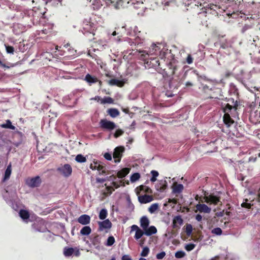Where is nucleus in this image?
Returning <instances> with one entry per match:
<instances>
[{
  "instance_id": "nucleus-1",
  "label": "nucleus",
  "mask_w": 260,
  "mask_h": 260,
  "mask_svg": "<svg viewBox=\"0 0 260 260\" xmlns=\"http://www.w3.org/2000/svg\"><path fill=\"white\" fill-rule=\"evenodd\" d=\"M190 5H184L185 6H190L193 8L194 6H203V8L205 9L206 11L207 9L213 10L216 11L217 9H221L223 11H225L226 9L230 7H233L234 10L233 13H235V11H239L238 7L237 8V3L234 1L229 0H218V2H215V4H208L204 0H190Z\"/></svg>"
},
{
  "instance_id": "nucleus-2",
  "label": "nucleus",
  "mask_w": 260,
  "mask_h": 260,
  "mask_svg": "<svg viewBox=\"0 0 260 260\" xmlns=\"http://www.w3.org/2000/svg\"><path fill=\"white\" fill-rule=\"evenodd\" d=\"M126 31V35L131 37H135L134 39L128 38L126 41L131 46H141L144 43V39L140 36L141 32L138 30L137 26H131L127 29H125Z\"/></svg>"
},
{
  "instance_id": "nucleus-3",
  "label": "nucleus",
  "mask_w": 260,
  "mask_h": 260,
  "mask_svg": "<svg viewBox=\"0 0 260 260\" xmlns=\"http://www.w3.org/2000/svg\"><path fill=\"white\" fill-rule=\"evenodd\" d=\"M160 52V48L156 44H153L151 48L149 51L139 50V52L141 53V59L145 60L147 56L150 55H157L158 53Z\"/></svg>"
},
{
  "instance_id": "nucleus-4",
  "label": "nucleus",
  "mask_w": 260,
  "mask_h": 260,
  "mask_svg": "<svg viewBox=\"0 0 260 260\" xmlns=\"http://www.w3.org/2000/svg\"><path fill=\"white\" fill-rule=\"evenodd\" d=\"M100 127L104 130L107 131H112L116 128L117 125L116 124L111 121H109L106 119H101L99 123Z\"/></svg>"
},
{
  "instance_id": "nucleus-5",
  "label": "nucleus",
  "mask_w": 260,
  "mask_h": 260,
  "mask_svg": "<svg viewBox=\"0 0 260 260\" xmlns=\"http://www.w3.org/2000/svg\"><path fill=\"white\" fill-rule=\"evenodd\" d=\"M25 182L28 186L31 188H35L38 187L40 185L41 180L39 176H36L35 177L26 179Z\"/></svg>"
},
{
  "instance_id": "nucleus-6",
  "label": "nucleus",
  "mask_w": 260,
  "mask_h": 260,
  "mask_svg": "<svg viewBox=\"0 0 260 260\" xmlns=\"http://www.w3.org/2000/svg\"><path fill=\"white\" fill-rule=\"evenodd\" d=\"M63 254L66 257H70L72 255L79 256L80 254V251L77 248H74L72 247H66L63 249Z\"/></svg>"
},
{
  "instance_id": "nucleus-7",
  "label": "nucleus",
  "mask_w": 260,
  "mask_h": 260,
  "mask_svg": "<svg viewBox=\"0 0 260 260\" xmlns=\"http://www.w3.org/2000/svg\"><path fill=\"white\" fill-rule=\"evenodd\" d=\"M124 151V148L122 146L117 147L114 149L113 156L116 163L119 162Z\"/></svg>"
},
{
  "instance_id": "nucleus-8",
  "label": "nucleus",
  "mask_w": 260,
  "mask_h": 260,
  "mask_svg": "<svg viewBox=\"0 0 260 260\" xmlns=\"http://www.w3.org/2000/svg\"><path fill=\"white\" fill-rule=\"evenodd\" d=\"M58 170L65 177H69L72 172V169L69 164H65L58 168Z\"/></svg>"
},
{
  "instance_id": "nucleus-9",
  "label": "nucleus",
  "mask_w": 260,
  "mask_h": 260,
  "mask_svg": "<svg viewBox=\"0 0 260 260\" xmlns=\"http://www.w3.org/2000/svg\"><path fill=\"white\" fill-rule=\"evenodd\" d=\"M204 200L206 203L209 204L217 205L218 203L220 202V199L219 197L212 194L205 196Z\"/></svg>"
},
{
  "instance_id": "nucleus-10",
  "label": "nucleus",
  "mask_w": 260,
  "mask_h": 260,
  "mask_svg": "<svg viewBox=\"0 0 260 260\" xmlns=\"http://www.w3.org/2000/svg\"><path fill=\"white\" fill-rule=\"evenodd\" d=\"M99 231H103L105 230L110 229L112 226V223L109 219H105L103 221H99Z\"/></svg>"
},
{
  "instance_id": "nucleus-11",
  "label": "nucleus",
  "mask_w": 260,
  "mask_h": 260,
  "mask_svg": "<svg viewBox=\"0 0 260 260\" xmlns=\"http://www.w3.org/2000/svg\"><path fill=\"white\" fill-rule=\"evenodd\" d=\"M196 207L197 210L201 213H210L211 211L210 208L204 204H198Z\"/></svg>"
},
{
  "instance_id": "nucleus-12",
  "label": "nucleus",
  "mask_w": 260,
  "mask_h": 260,
  "mask_svg": "<svg viewBox=\"0 0 260 260\" xmlns=\"http://www.w3.org/2000/svg\"><path fill=\"white\" fill-rule=\"evenodd\" d=\"M90 217L89 215L83 214L79 217L77 221L82 225H86L90 223Z\"/></svg>"
},
{
  "instance_id": "nucleus-13",
  "label": "nucleus",
  "mask_w": 260,
  "mask_h": 260,
  "mask_svg": "<svg viewBox=\"0 0 260 260\" xmlns=\"http://www.w3.org/2000/svg\"><path fill=\"white\" fill-rule=\"evenodd\" d=\"M43 221H40L34 223L32 226V228L36 231L39 232H44L46 231V229L43 226Z\"/></svg>"
},
{
  "instance_id": "nucleus-14",
  "label": "nucleus",
  "mask_w": 260,
  "mask_h": 260,
  "mask_svg": "<svg viewBox=\"0 0 260 260\" xmlns=\"http://www.w3.org/2000/svg\"><path fill=\"white\" fill-rule=\"evenodd\" d=\"M85 80L90 85H91L93 83H95L97 82H99V85L101 86L102 82L101 81H99L97 78L95 77H93L90 74H88L85 76Z\"/></svg>"
},
{
  "instance_id": "nucleus-15",
  "label": "nucleus",
  "mask_w": 260,
  "mask_h": 260,
  "mask_svg": "<svg viewBox=\"0 0 260 260\" xmlns=\"http://www.w3.org/2000/svg\"><path fill=\"white\" fill-rule=\"evenodd\" d=\"M140 226L143 230H145L146 228L149 226L150 221L148 217L146 216H143L140 218Z\"/></svg>"
},
{
  "instance_id": "nucleus-16",
  "label": "nucleus",
  "mask_w": 260,
  "mask_h": 260,
  "mask_svg": "<svg viewBox=\"0 0 260 260\" xmlns=\"http://www.w3.org/2000/svg\"><path fill=\"white\" fill-rule=\"evenodd\" d=\"M139 201L142 204L149 203L153 200V198L149 195L145 194L138 197Z\"/></svg>"
},
{
  "instance_id": "nucleus-17",
  "label": "nucleus",
  "mask_w": 260,
  "mask_h": 260,
  "mask_svg": "<svg viewBox=\"0 0 260 260\" xmlns=\"http://www.w3.org/2000/svg\"><path fill=\"white\" fill-rule=\"evenodd\" d=\"M223 120L224 123L226 125L227 127H230L234 123V121L231 117L230 115L228 113H225L223 117Z\"/></svg>"
},
{
  "instance_id": "nucleus-18",
  "label": "nucleus",
  "mask_w": 260,
  "mask_h": 260,
  "mask_svg": "<svg viewBox=\"0 0 260 260\" xmlns=\"http://www.w3.org/2000/svg\"><path fill=\"white\" fill-rule=\"evenodd\" d=\"M167 187V182L166 180H160L159 181V183L156 185V189L162 192L164 191Z\"/></svg>"
},
{
  "instance_id": "nucleus-19",
  "label": "nucleus",
  "mask_w": 260,
  "mask_h": 260,
  "mask_svg": "<svg viewBox=\"0 0 260 260\" xmlns=\"http://www.w3.org/2000/svg\"><path fill=\"white\" fill-rule=\"evenodd\" d=\"M144 231V235L147 236H150L153 234H155L157 232V229L154 226H150V227L146 228Z\"/></svg>"
},
{
  "instance_id": "nucleus-20",
  "label": "nucleus",
  "mask_w": 260,
  "mask_h": 260,
  "mask_svg": "<svg viewBox=\"0 0 260 260\" xmlns=\"http://www.w3.org/2000/svg\"><path fill=\"white\" fill-rule=\"evenodd\" d=\"M19 214L20 217L23 219L25 222H28V219L29 217V214L28 212L25 210H20Z\"/></svg>"
},
{
  "instance_id": "nucleus-21",
  "label": "nucleus",
  "mask_w": 260,
  "mask_h": 260,
  "mask_svg": "<svg viewBox=\"0 0 260 260\" xmlns=\"http://www.w3.org/2000/svg\"><path fill=\"white\" fill-rule=\"evenodd\" d=\"M13 30L15 34L18 35L24 31V27L21 24H17L14 25Z\"/></svg>"
},
{
  "instance_id": "nucleus-22",
  "label": "nucleus",
  "mask_w": 260,
  "mask_h": 260,
  "mask_svg": "<svg viewBox=\"0 0 260 260\" xmlns=\"http://www.w3.org/2000/svg\"><path fill=\"white\" fill-rule=\"evenodd\" d=\"M109 84L110 85H117L119 87H122L124 84V81L117 79H112L109 81Z\"/></svg>"
},
{
  "instance_id": "nucleus-23",
  "label": "nucleus",
  "mask_w": 260,
  "mask_h": 260,
  "mask_svg": "<svg viewBox=\"0 0 260 260\" xmlns=\"http://www.w3.org/2000/svg\"><path fill=\"white\" fill-rule=\"evenodd\" d=\"M130 169L125 168L119 171L117 173V176L119 178H123L125 177L129 172Z\"/></svg>"
},
{
  "instance_id": "nucleus-24",
  "label": "nucleus",
  "mask_w": 260,
  "mask_h": 260,
  "mask_svg": "<svg viewBox=\"0 0 260 260\" xmlns=\"http://www.w3.org/2000/svg\"><path fill=\"white\" fill-rule=\"evenodd\" d=\"M183 219L180 215L175 216L173 220V226L174 228L181 225L183 224Z\"/></svg>"
},
{
  "instance_id": "nucleus-25",
  "label": "nucleus",
  "mask_w": 260,
  "mask_h": 260,
  "mask_svg": "<svg viewBox=\"0 0 260 260\" xmlns=\"http://www.w3.org/2000/svg\"><path fill=\"white\" fill-rule=\"evenodd\" d=\"M91 232V229L89 226H85L83 227L80 230V234L82 235L87 236L89 235Z\"/></svg>"
},
{
  "instance_id": "nucleus-26",
  "label": "nucleus",
  "mask_w": 260,
  "mask_h": 260,
  "mask_svg": "<svg viewBox=\"0 0 260 260\" xmlns=\"http://www.w3.org/2000/svg\"><path fill=\"white\" fill-rule=\"evenodd\" d=\"M84 28L85 29L90 32V33L94 35L93 31L96 29V27L93 23L89 22V24H86Z\"/></svg>"
},
{
  "instance_id": "nucleus-27",
  "label": "nucleus",
  "mask_w": 260,
  "mask_h": 260,
  "mask_svg": "<svg viewBox=\"0 0 260 260\" xmlns=\"http://www.w3.org/2000/svg\"><path fill=\"white\" fill-rule=\"evenodd\" d=\"M108 113L110 115L111 117L113 118L116 117L120 114L119 111L117 109L114 108L108 109Z\"/></svg>"
},
{
  "instance_id": "nucleus-28",
  "label": "nucleus",
  "mask_w": 260,
  "mask_h": 260,
  "mask_svg": "<svg viewBox=\"0 0 260 260\" xmlns=\"http://www.w3.org/2000/svg\"><path fill=\"white\" fill-rule=\"evenodd\" d=\"M11 172H12L11 165H9L7 167V168L5 171V175H4V177L3 179V181H5L9 179L10 175L11 174Z\"/></svg>"
},
{
  "instance_id": "nucleus-29",
  "label": "nucleus",
  "mask_w": 260,
  "mask_h": 260,
  "mask_svg": "<svg viewBox=\"0 0 260 260\" xmlns=\"http://www.w3.org/2000/svg\"><path fill=\"white\" fill-rule=\"evenodd\" d=\"M183 188L184 187L182 184H177L173 188V192L175 193H179L182 191Z\"/></svg>"
},
{
  "instance_id": "nucleus-30",
  "label": "nucleus",
  "mask_w": 260,
  "mask_h": 260,
  "mask_svg": "<svg viewBox=\"0 0 260 260\" xmlns=\"http://www.w3.org/2000/svg\"><path fill=\"white\" fill-rule=\"evenodd\" d=\"M1 127L5 128H9L12 130H15L16 127L12 125L11 122L10 120H7L6 123L2 124Z\"/></svg>"
},
{
  "instance_id": "nucleus-31",
  "label": "nucleus",
  "mask_w": 260,
  "mask_h": 260,
  "mask_svg": "<svg viewBox=\"0 0 260 260\" xmlns=\"http://www.w3.org/2000/svg\"><path fill=\"white\" fill-rule=\"evenodd\" d=\"M159 208V205L158 203H154L152 204L148 208V211L151 213H154Z\"/></svg>"
},
{
  "instance_id": "nucleus-32",
  "label": "nucleus",
  "mask_w": 260,
  "mask_h": 260,
  "mask_svg": "<svg viewBox=\"0 0 260 260\" xmlns=\"http://www.w3.org/2000/svg\"><path fill=\"white\" fill-rule=\"evenodd\" d=\"M60 47H58V46H55L56 51H55V53L54 54V56L55 58H58L60 56L64 55V51H63L62 50H60Z\"/></svg>"
},
{
  "instance_id": "nucleus-33",
  "label": "nucleus",
  "mask_w": 260,
  "mask_h": 260,
  "mask_svg": "<svg viewBox=\"0 0 260 260\" xmlns=\"http://www.w3.org/2000/svg\"><path fill=\"white\" fill-rule=\"evenodd\" d=\"M92 243L93 245L97 247L99 246L101 242V237L99 235L94 236L92 239Z\"/></svg>"
},
{
  "instance_id": "nucleus-34",
  "label": "nucleus",
  "mask_w": 260,
  "mask_h": 260,
  "mask_svg": "<svg viewBox=\"0 0 260 260\" xmlns=\"http://www.w3.org/2000/svg\"><path fill=\"white\" fill-rule=\"evenodd\" d=\"M107 210L106 209H102L99 213V218L101 220L106 219L107 216Z\"/></svg>"
},
{
  "instance_id": "nucleus-35",
  "label": "nucleus",
  "mask_w": 260,
  "mask_h": 260,
  "mask_svg": "<svg viewBox=\"0 0 260 260\" xmlns=\"http://www.w3.org/2000/svg\"><path fill=\"white\" fill-rule=\"evenodd\" d=\"M140 178V175L139 173H135L131 176L130 180L132 182H135L138 181Z\"/></svg>"
},
{
  "instance_id": "nucleus-36",
  "label": "nucleus",
  "mask_w": 260,
  "mask_h": 260,
  "mask_svg": "<svg viewBox=\"0 0 260 260\" xmlns=\"http://www.w3.org/2000/svg\"><path fill=\"white\" fill-rule=\"evenodd\" d=\"M75 160L78 162L82 163L86 161V158L82 154H78L76 156Z\"/></svg>"
},
{
  "instance_id": "nucleus-37",
  "label": "nucleus",
  "mask_w": 260,
  "mask_h": 260,
  "mask_svg": "<svg viewBox=\"0 0 260 260\" xmlns=\"http://www.w3.org/2000/svg\"><path fill=\"white\" fill-rule=\"evenodd\" d=\"M143 235H144V231L142 230L141 229H139L136 231L134 237L135 239L138 240L141 238Z\"/></svg>"
},
{
  "instance_id": "nucleus-38",
  "label": "nucleus",
  "mask_w": 260,
  "mask_h": 260,
  "mask_svg": "<svg viewBox=\"0 0 260 260\" xmlns=\"http://www.w3.org/2000/svg\"><path fill=\"white\" fill-rule=\"evenodd\" d=\"M115 239L113 236H110L108 238L105 245L107 246H111L115 243Z\"/></svg>"
},
{
  "instance_id": "nucleus-39",
  "label": "nucleus",
  "mask_w": 260,
  "mask_h": 260,
  "mask_svg": "<svg viewBox=\"0 0 260 260\" xmlns=\"http://www.w3.org/2000/svg\"><path fill=\"white\" fill-rule=\"evenodd\" d=\"M42 55L43 58H45L49 61L52 59L53 56H54V55L47 51L44 52Z\"/></svg>"
},
{
  "instance_id": "nucleus-40",
  "label": "nucleus",
  "mask_w": 260,
  "mask_h": 260,
  "mask_svg": "<svg viewBox=\"0 0 260 260\" xmlns=\"http://www.w3.org/2000/svg\"><path fill=\"white\" fill-rule=\"evenodd\" d=\"M113 102V100L110 97H105L102 100V104H111Z\"/></svg>"
},
{
  "instance_id": "nucleus-41",
  "label": "nucleus",
  "mask_w": 260,
  "mask_h": 260,
  "mask_svg": "<svg viewBox=\"0 0 260 260\" xmlns=\"http://www.w3.org/2000/svg\"><path fill=\"white\" fill-rule=\"evenodd\" d=\"M222 230L220 228H214L213 229L212 231H211V233L214 235H221V234H222Z\"/></svg>"
},
{
  "instance_id": "nucleus-42",
  "label": "nucleus",
  "mask_w": 260,
  "mask_h": 260,
  "mask_svg": "<svg viewBox=\"0 0 260 260\" xmlns=\"http://www.w3.org/2000/svg\"><path fill=\"white\" fill-rule=\"evenodd\" d=\"M149 252V249L147 247H145L141 253V255L143 257L147 256Z\"/></svg>"
},
{
  "instance_id": "nucleus-43",
  "label": "nucleus",
  "mask_w": 260,
  "mask_h": 260,
  "mask_svg": "<svg viewBox=\"0 0 260 260\" xmlns=\"http://www.w3.org/2000/svg\"><path fill=\"white\" fill-rule=\"evenodd\" d=\"M98 167H100V162H94L92 164H91L90 165V168L92 170H97Z\"/></svg>"
},
{
  "instance_id": "nucleus-44",
  "label": "nucleus",
  "mask_w": 260,
  "mask_h": 260,
  "mask_svg": "<svg viewBox=\"0 0 260 260\" xmlns=\"http://www.w3.org/2000/svg\"><path fill=\"white\" fill-rule=\"evenodd\" d=\"M100 175L105 174L106 173V168L100 164V167H98L96 170Z\"/></svg>"
},
{
  "instance_id": "nucleus-45",
  "label": "nucleus",
  "mask_w": 260,
  "mask_h": 260,
  "mask_svg": "<svg viewBox=\"0 0 260 260\" xmlns=\"http://www.w3.org/2000/svg\"><path fill=\"white\" fill-rule=\"evenodd\" d=\"M196 246V245L193 243H189L187 244H186L185 246V249L187 251H190L193 250Z\"/></svg>"
},
{
  "instance_id": "nucleus-46",
  "label": "nucleus",
  "mask_w": 260,
  "mask_h": 260,
  "mask_svg": "<svg viewBox=\"0 0 260 260\" xmlns=\"http://www.w3.org/2000/svg\"><path fill=\"white\" fill-rule=\"evenodd\" d=\"M5 47H6V51L8 53L12 54H13L14 53V49L13 47L5 45Z\"/></svg>"
},
{
  "instance_id": "nucleus-47",
  "label": "nucleus",
  "mask_w": 260,
  "mask_h": 260,
  "mask_svg": "<svg viewBox=\"0 0 260 260\" xmlns=\"http://www.w3.org/2000/svg\"><path fill=\"white\" fill-rule=\"evenodd\" d=\"M169 68L172 70L171 74L174 75L176 71L177 70V67L174 66L172 63L169 64Z\"/></svg>"
},
{
  "instance_id": "nucleus-48",
  "label": "nucleus",
  "mask_w": 260,
  "mask_h": 260,
  "mask_svg": "<svg viewBox=\"0 0 260 260\" xmlns=\"http://www.w3.org/2000/svg\"><path fill=\"white\" fill-rule=\"evenodd\" d=\"M124 132L121 129H117L114 134V137L116 138L121 136L123 134Z\"/></svg>"
},
{
  "instance_id": "nucleus-49",
  "label": "nucleus",
  "mask_w": 260,
  "mask_h": 260,
  "mask_svg": "<svg viewBox=\"0 0 260 260\" xmlns=\"http://www.w3.org/2000/svg\"><path fill=\"white\" fill-rule=\"evenodd\" d=\"M185 253L183 251H178L175 254V256L176 258H182L185 255Z\"/></svg>"
},
{
  "instance_id": "nucleus-50",
  "label": "nucleus",
  "mask_w": 260,
  "mask_h": 260,
  "mask_svg": "<svg viewBox=\"0 0 260 260\" xmlns=\"http://www.w3.org/2000/svg\"><path fill=\"white\" fill-rule=\"evenodd\" d=\"M192 228L191 225V224L187 225L186 228V232L187 235L188 236L190 235L192 233Z\"/></svg>"
},
{
  "instance_id": "nucleus-51",
  "label": "nucleus",
  "mask_w": 260,
  "mask_h": 260,
  "mask_svg": "<svg viewBox=\"0 0 260 260\" xmlns=\"http://www.w3.org/2000/svg\"><path fill=\"white\" fill-rule=\"evenodd\" d=\"M166 255V253L164 251H162L159 253H157L156 255V257L158 259H162Z\"/></svg>"
},
{
  "instance_id": "nucleus-52",
  "label": "nucleus",
  "mask_w": 260,
  "mask_h": 260,
  "mask_svg": "<svg viewBox=\"0 0 260 260\" xmlns=\"http://www.w3.org/2000/svg\"><path fill=\"white\" fill-rule=\"evenodd\" d=\"M248 201L247 199L245 200V202H244L242 203L241 206L242 207L246 208H250L251 206H252V204L250 203H247Z\"/></svg>"
},
{
  "instance_id": "nucleus-53",
  "label": "nucleus",
  "mask_w": 260,
  "mask_h": 260,
  "mask_svg": "<svg viewBox=\"0 0 260 260\" xmlns=\"http://www.w3.org/2000/svg\"><path fill=\"white\" fill-rule=\"evenodd\" d=\"M216 90L217 92L219 93V96H214L212 98L218 99H221L222 95L221 94V89L220 88H216Z\"/></svg>"
},
{
  "instance_id": "nucleus-54",
  "label": "nucleus",
  "mask_w": 260,
  "mask_h": 260,
  "mask_svg": "<svg viewBox=\"0 0 260 260\" xmlns=\"http://www.w3.org/2000/svg\"><path fill=\"white\" fill-rule=\"evenodd\" d=\"M105 158L108 160H112V155L110 153L107 152L105 153L104 155Z\"/></svg>"
},
{
  "instance_id": "nucleus-55",
  "label": "nucleus",
  "mask_w": 260,
  "mask_h": 260,
  "mask_svg": "<svg viewBox=\"0 0 260 260\" xmlns=\"http://www.w3.org/2000/svg\"><path fill=\"white\" fill-rule=\"evenodd\" d=\"M251 28L250 25H245L242 28L241 31L242 33H244L247 30L250 29Z\"/></svg>"
},
{
  "instance_id": "nucleus-56",
  "label": "nucleus",
  "mask_w": 260,
  "mask_h": 260,
  "mask_svg": "<svg viewBox=\"0 0 260 260\" xmlns=\"http://www.w3.org/2000/svg\"><path fill=\"white\" fill-rule=\"evenodd\" d=\"M193 59L190 55H188L186 58V62L188 64L192 63Z\"/></svg>"
},
{
  "instance_id": "nucleus-57",
  "label": "nucleus",
  "mask_w": 260,
  "mask_h": 260,
  "mask_svg": "<svg viewBox=\"0 0 260 260\" xmlns=\"http://www.w3.org/2000/svg\"><path fill=\"white\" fill-rule=\"evenodd\" d=\"M151 174L152 175V177H157L158 176V172L155 170L151 171Z\"/></svg>"
},
{
  "instance_id": "nucleus-58",
  "label": "nucleus",
  "mask_w": 260,
  "mask_h": 260,
  "mask_svg": "<svg viewBox=\"0 0 260 260\" xmlns=\"http://www.w3.org/2000/svg\"><path fill=\"white\" fill-rule=\"evenodd\" d=\"M139 229H140L137 225H133L131 226V232L135 231H137Z\"/></svg>"
},
{
  "instance_id": "nucleus-59",
  "label": "nucleus",
  "mask_w": 260,
  "mask_h": 260,
  "mask_svg": "<svg viewBox=\"0 0 260 260\" xmlns=\"http://www.w3.org/2000/svg\"><path fill=\"white\" fill-rule=\"evenodd\" d=\"M121 260H132L131 257L128 255H124L121 258Z\"/></svg>"
},
{
  "instance_id": "nucleus-60",
  "label": "nucleus",
  "mask_w": 260,
  "mask_h": 260,
  "mask_svg": "<svg viewBox=\"0 0 260 260\" xmlns=\"http://www.w3.org/2000/svg\"><path fill=\"white\" fill-rule=\"evenodd\" d=\"M207 81H208L211 84L213 85H216L218 82L217 81L212 80L210 79H207Z\"/></svg>"
},
{
  "instance_id": "nucleus-61",
  "label": "nucleus",
  "mask_w": 260,
  "mask_h": 260,
  "mask_svg": "<svg viewBox=\"0 0 260 260\" xmlns=\"http://www.w3.org/2000/svg\"><path fill=\"white\" fill-rule=\"evenodd\" d=\"M196 219L198 221H201L202 219V216L201 215V214H197L196 216Z\"/></svg>"
},
{
  "instance_id": "nucleus-62",
  "label": "nucleus",
  "mask_w": 260,
  "mask_h": 260,
  "mask_svg": "<svg viewBox=\"0 0 260 260\" xmlns=\"http://www.w3.org/2000/svg\"><path fill=\"white\" fill-rule=\"evenodd\" d=\"M68 51L69 52V53L70 54H72L73 55H74L75 53L76 52V51L75 50H74L73 48H69L68 49Z\"/></svg>"
},
{
  "instance_id": "nucleus-63",
  "label": "nucleus",
  "mask_w": 260,
  "mask_h": 260,
  "mask_svg": "<svg viewBox=\"0 0 260 260\" xmlns=\"http://www.w3.org/2000/svg\"><path fill=\"white\" fill-rule=\"evenodd\" d=\"M98 42L103 47L106 45L105 41L99 40Z\"/></svg>"
},
{
  "instance_id": "nucleus-64",
  "label": "nucleus",
  "mask_w": 260,
  "mask_h": 260,
  "mask_svg": "<svg viewBox=\"0 0 260 260\" xmlns=\"http://www.w3.org/2000/svg\"><path fill=\"white\" fill-rule=\"evenodd\" d=\"M153 60L155 62V63H154V65H153V66L154 67H156L157 66H159V61L158 60H155V59H153Z\"/></svg>"
}]
</instances>
